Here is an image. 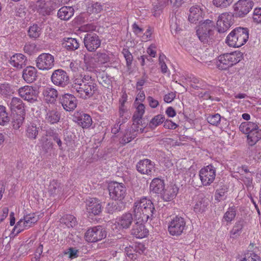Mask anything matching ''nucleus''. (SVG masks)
<instances>
[{"label":"nucleus","mask_w":261,"mask_h":261,"mask_svg":"<svg viewBox=\"0 0 261 261\" xmlns=\"http://www.w3.org/2000/svg\"><path fill=\"white\" fill-rule=\"evenodd\" d=\"M204 14L198 6L192 7L189 10V21L193 23L199 22L196 30L197 35L201 42L205 44H211L214 40V29L215 23L210 19L202 21Z\"/></svg>","instance_id":"1"},{"label":"nucleus","mask_w":261,"mask_h":261,"mask_svg":"<svg viewBox=\"0 0 261 261\" xmlns=\"http://www.w3.org/2000/svg\"><path fill=\"white\" fill-rule=\"evenodd\" d=\"M133 210L135 219L147 221L152 220L156 216V211L153 202L146 197L135 201Z\"/></svg>","instance_id":"2"},{"label":"nucleus","mask_w":261,"mask_h":261,"mask_svg":"<svg viewBox=\"0 0 261 261\" xmlns=\"http://www.w3.org/2000/svg\"><path fill=\"white\" fill-rule=\"evenodd\" d=\"M74 88L80 97L86 99L95 93L97 90V86L91 76L85 75L81 80H75Z\"/></svg>","instance_id":"3"},{"label":"nucleus","mask_w":261,"mask_h":261,"mask_svg":"<svg viewBox=\"0 0 261 261\" xmlns=\"http://www.w3.org/2000/svg\"><path fill=\"white\" fill-rule=\"evenodd\" d=\"M248 38V29L247 28L237 27L227 35L225 42L230 47H240L247 42Z\"/></svg>","instance_id":"4"},{"label":"nucleus","mask_w":261,"mask_h":261,"mask_svg":"<svg viewBox=\"0 0 261 261\" xmlns=\"http://www.w3.org/2000/svg\"><path fill=\"white\" fill-rule=\"evenodd\" d=\"M239 129L243 133L247 134L249 146L254 145L261 139V130L257 124L252 122H245L241 124Z\"/></svg>","instance_id":"5"},{"label":"nucleus","mask_w":261,"mask_h":261,"mask_svg":"<svg viewBox=\"0 0 261 261\" xmlns=\"http://www.w3.org/2000/svg\"><path fill=\"white\" fill-rule=\"evenodd\" d=\"M243 59V54L240 51H234L219 56L216 62L218 68L227 70L236 65Z\"/></svg>","instance_id":"6"},{"label":"nucleus","mask_w":261,"mask_h":261,"mask_svg":"<svg viewBox=\"0 0 261 261\" xmlns=\"http://www.w3.org/2000/svg\"><path fill=\"white\" fill-rule=\"evenodd\" d=\"M111 199L115 201H122L127 194V189L123 183L112 181L109 184L108 187Z\"/></svg>","instance_id":"7"},{"label":"nucleus","mask_w":261,"mask_h":261,"mask_svg":"<svg viewBox=\"0 0 261 261\" xmlns=\"http://www.w3.org/2000/svg\"><path fill=\"white\" fill-rule=\"evenodd\" d=\"M186 229V221L184 218L176 216L171 219L168 225L169 234L173 236H179Z\"/></svg>","instance_id":"8"},{"label":"nucleus","mask_w":261,"mask_h":261,"mask_svg":"<svg viewBox=\"0 0 261 261\" xmlns=\"http://www.w3.org/2000/svg\"><path fill=\"white\" fill-rule=\"evenodd\" d=\"M36 67L41 70H49L55 65L54 56L49 53H42L36 59Z\"/></svg>","instance_id":"9"},{"label":"nucleus","mask_w":261,"mask_h":261,"mask_svg":"<svg viewBox=\"0 0 261 261\" xmlns=\"http://www.w3.org/2000/svg\"><path fill=\"white\" fill-rule=\"evenodd\" d=\"M52 83L56 86L65 88L70 83V78L66 71L62 69L54 71L50 77Z\"/></svg>","instance_id":"10"},{"label":"nucleus","mask_w":261,"mask_h":261,"mask_svg":"<svg viewBox=\"0 0 261 261\" xmlns=\"http://www.w3.org/2000/svg\"><path fill=\"white\" fill-rule=\"evenodd\" d=\"M199 176L203 186H209L215 179L216 168L212 164L208 165L200 170Z\"/></svg>","instance_id":"11"},{"label":"nucleus","mask_w":261,"mask_h":261,"mask_svg":"<svg viewBox=\"0 0 261 261\" xmlns=\"http://www.w3.org/2000/svg\"><path fill=\"white\" fill-rule=\"evenodd\" d=\"M253 6L252 0H239L233 6V15L243 17L250 11Z\"/></svg>","instance_id":"12"},{"label":"nucleus","mask_w":261,"mask_h":261,"mask_svg":"<svg viewBox=\"0 0 261 261\" xmlns=\"http://www.w3.org/2000/svg\"><path fill=\"white\" fill-rule=\"evenodd\" d=\"M107 232L101 226H97L88 229L85 234L87 241L96 242L105 238Z\"/></svg>","instance_id":"13"},{"label":"nucleus","mask_w":261,"mask_h":261,"mask_svg":"<svg viewBox=\"0 0 261 261\" xmlns=\"http://www.w3.org/2000/svg\"><path fill=\"white\" fill-rule=\"evenodd\" d=\"M99 37L92 32L85 35L84 43L86 49L90 52H94L101 45Z\"/></svg>","instance_id":"14"},{"label":"nucleus","mask_w":261,"mask_h":261,"mask_svg":"<svg viewBox=\"0 0 261 261\" xmlns=\"http://www.w3.org/2000/svg\"><path fill=\"white\" fill-rule=\"evenodd\" d=\"M135 221L134 214L126 212L117 219L113 225V229L116 228L117 227L122 230L129 229Z\"/></svg>","instance_id":"15"},{"label":"nucleus","mask_w":261,"mask_h":261,"mask_svg":"<svg viewBox=\"0 0 261 261\" xmlns=\"http://www.w3.org/2000/svg\"><path fill=\"white\" fill-rule=\"evenodd\" d=\"M233 16L227 13L219 16L216 24L219 33L225 32L233 24Z\"/></svg>","instance_id":"16"},{"label":"nucleus","mask_w":261,"mask_h":261,"mask_svg":"<svg viewBox=\"0 0 261 261\" xmlns=\"http://www.w3.org/2000/svg\"><path fill=\"white\" fill-rule=\"evenodd\" d=\"M136 169L142 174L151 175L155 170V164L149 159L142 160L137 163Z\"/></svg>","instance_id":"17"},{"label":"nucleus","mask_w":261,"mask_h":261,"mask_svg":"<svg viewBox=\"0 0 261 261\" xmlns=\"http://www.w3.org/2000/svg\"><path fill=\"white\" fill-rule=\"evenodd\" d=\"M19 96L31 102H34L37 100L38 92L32 86H25L20 88L18 90Z\"/></svg>","instance_id":"18"},{"label":"nucleus","mask_w":261,"mask_h":261,"mask_svg":"<svg viewBox=\"0 0 261 261\" xmlns=\"http://www.w3.org/2000/svg\"><path fill=\"white\" fill-rule=\"evenodd\" d=\"M135 224L133 225L130 230V234L137 238L142 239L147 236L149 231L145 227L144 223L147 221H143L141 220L135 219Z\"/></svg>","instance_id":"19"},{"label":"nucleus","mask_w":261,"mask_h":261,"mask_svg":"<svg viewBox=\"0 0 261 261\" xmlns=\"http://www.w3.org/2000/svg\"><path fill=\"white\" fill-rule=\"evenodd\" d=\"M60 102L66 111H72L77 106L76 98L72 94L66 93L59 98Z\"/></svg>","instance_id":"20"},{"label":"nucleus","mask_w":261,"mask_h":261,"mask_svg":"<svg viewBox=\"0 0 261 261\" xmlns=\"http://www.w3.org/2000/svg\"><path fill=\"white\" fill-rule=\"evenodd\" d=\"M37 77V70L35 67L29 66L23 69L22 78L28 84L35 81Z\"/></svg>","instance_id":"21"},{"label":"nucleus","mask_w":261,"mask_h":261,"mask_svg":"<svg viewBox=\"0 0 261 261\" xmlns=\"http://www.w3.org/2000/svg\"><path fill=\"white\" fill-rule=\"evenodd\" d=\"M27 61V59L24 55L16 54L11 57L9 62L12 66L17 69H21L25 66Z\"/></svg>","instance_id":"22"},{"label":"nucleus","mask_w":261,"mask_h":261,"mask_svg":"<svg viewBox=\"0 0 261 261\" xmlns=\"http://www.w3.org/2000/svg\"><path fill=\"white\" fill-rule=\"evenodd\" d=\"M137 125L136 123H133L130 129L125 130V133L123 135L121 141L123 144H126L130 142L137 137L138 131Z\"/></svg>","instance_id":"23"},{"label":"nucleus","mask_w":261,"mask_h":261,"mask_svg":"<svg viewBox=\"0 0 261 261\" xmlns=\"http://www.w3.org/2000/svg\"><path fill=\"white\" fill-rule=\"evenodd\" d=\"M10 108L12 112H15L16 114H25L24 104L19 98L13 97L10 103Z\"/></svg>","instance_id":"24"},{"label":"nucleus","mask_w":261,"mask_h":261,"mask_svg":"<svg viewBox=\"0 0 261 261\" xmlns=\"http://www.w3.org/2000/svg\"><path fill=\"white\" fill-rule=\"evenodd\" d=\"M209 200L202 196H199L193 206L194 211L197 214H202L207 208Z\"/></svg>","instance_id":"25"},{"label":"nucleus","mask_w":261,"mask_h":261,"mask_svg":"<svg viewBox=\"0 0 261 261\" xmlns=\"http://www.w3.org/2000/svg\"><path fill=\"white\" fill-rule=\"evenodd\" d=\"M42 94L47 103H54L58 97V92L56 89L46 87L43 90Z\"/></svg>","instance_id":"26"},{"label":"nucleus","mask_w":261,"mask_h":261,"mask_svg":"<svg viewBox=\"0 0 261 261\" xmlns=\"http://www.w3.org/2000/svg\"><path fill=\"white\" fill-rule=\"evenodd\" d=\"M87 210L89 213L98 215L102 211L101 203L96 198H91L88 204Z\"/></svg>","instance_id":"27"},{"label":"nucleus","mask_w":261,"mask_h":261,"mask_svg":"<svg viewBox=\"0 0 261 261\" xmlns=\"http://www.w3.org/2000/svg\"><path fill=\"white\" fill-rule=\"evenodd\" d=\"M164 188V181L159 178H153L150 185V191L155 194L161 193Z\"/></svg>","instance_id":"28"},{"label":"nucleus","mask_w":261,"mask_h":261,"mask_svg":"<svg viewBox=\"0 0 261 261\" xmlns=\"http://www.w3.org/2000/svg\"><path fill=\"white\" fill-rule=\"evenodd\" d=\"M244 224L245 222L243 219H241L237 221L230 231V237L233 239H237L240 237L242 232Z\"/></svg>","instance_id":"29"},{"label":"nucleus","mask_w":261,"mask_h":261,"mask_svg":"<svg viewBox=\"0 0 261 261\" xmlns=\"http://www.w3.org/2000/svg\"><path fill=\"white\" fill-rule=\"evenodd\" d=\"M178 189L175 186L167 187L162 194V198L164 201H170L176 196Z\"/></svg>","instance_id":"30"},{"label":"nucleus","mask_w":261,"mask_h":261,"mask_svg":"<svg viewBox=\"0 0 261 261\" xmlns=\"http://www.w3.org/2000/svg\"><path fill=\"white\" fill-rule=\"evenodd\" d=\"M60 118L61 114L57 110H48L45 117L46 122L51 124L58 123Z\"/></svg>","instance_id":"31"},{"label":"nucleus","mask_w":261,"mask_h":261,"mask_svg":"<svg viewBox=\"0 0 261 261\" xmlns=\"http://www.w3.org/2000/svg\"><path fill=\"white\" fill-rule=\"evenodd\" d=\"M62 45L67 50L73 51L79 47L80 44L75 38H64L62 41Z\"/></svg>","instance_id":"32"},{"label":"nucleus","mask_w":261,"mask_h":261,"mask_svg":"<svg viewBox=\"0 0 261 261\" xmlns=\"http://www.w3.org/2000/svg\"><path fill=\"white\" fill-rule=\"evenodd\" d=\"M74 14V9L71 7L64 6L58 12V16L62 20L69 19Z\"/></svg>","instance_id":"33"},{"label":"nucleus","mask_w":261,"mask_h":261,"mask_svg":"<svg viewBox=\"0 0 261 261\" xmlns=\"http://www.w3.org/2000/svg\"><path fill=\"white\" fill-rule=\"evenodd\" d=\"M77 122L83 128H87L91 125L92 120L89 114L82 113L77 118Z\"/></svg>","instance_id":"34"},{"label":"nucleus","mask_w":261,"mask_h":261,"mask_svg":"<svg viewBox=\"0 0 261 261\" xmlns=\"http://www.w3.org/2000/svg\"><path fill=\"white\" fill-rule=\"evenodd\" d=\"M62 190L60 182L53 179L50 182L48 188V192L50 196H55L59 194Z\"/></svg>","instance_id":"35"},{"label":"nucleus","mask_w":261,"mask_h":261,"mask_svg":"<svg viewBox=\"0 0 261 261\" xmlns=\"http://www.w3.org/2000/svg\"><path fill=\"white\" fill-rule=\"evenodd\" d=\"M145 112V106L142 103H139L137 107L136 112L133 115L134 124H140L142 123V116Z\"/></svg>","instance_id":"36"},{"label":"nucleus","mask_w":261,"mask_h":261,"mask_svg":"<svg viewBox=\"0 0 261 261\" xmlns=\"http://www.w3.org/2000/svg\"><path fill=\"white\" fill-rule=\"evenodd\" d=\"M39 127L34 123L28 125L26 129V136L30 139H36L38 134Z\"/></svg>","instance_id":"37"},{"label":"nucleus","mask_w":261,"mask_h":261,"mask_svg":"<svg viewBox=\"0 0 261 261\" xmlns=\"http://www.w3.org/2000/svg\"><path fill=\"white\" fill-rule=\"evenodd\" d=\"M228 192L227 186L223 185L219 189L216 191L215 194V200L218 202L226 199V194Z\"/></svg>","instance_id":"38"},{"label":"nucleus","mask_w":261,"mask_h":261,"mask_svg":"<svg viewBox=\"0 0 261 261\" xmlns=\"http://www.w3.org/2000/svg\"><path fill=\"white\" fill-rule=\"evenodd\" d=\"M165 120L164 115L159 114L155 116L150 121L148 126L151 129H154L158 126L161 124Z\"/></svg>","instance_id":"39"},{"label":"nucleus","mask_w":261,"mask_h":261,"mask_svg":"<svg viewBox=\"0 0 261 261\" xmlns=\"http://www.w3.org/2000/svg\"><path fill=\"white\" fill-rule=\"evenodd\" d=\"M24 115L25 114L20 113L16 114L14 115L12 123L14 129H17L19 128L20 126L22 124L24 119Z\"/></svg>","instance_id":"40"},{"label":"nucleus","mask_w":261,"mask_h":261,"mask_svg":"<svg viewBox=\"0 0 261 261\" xmlns=\"http://www.w3.org/2000/svg\"><path fill=\"white\" fill-rule=\"evenodd\" d=\"M41 33V29L37 24H34L30 27L28 30V35L32 39L38 38Z\"/></svg>","instance_id":"41"},{"label":"nucleus","mask_w":261,"mask_h":261,"mask_svg":"<svg viewBox=\"0 0 261 261\" xmlns=\"http://www.w3.org/2000/svg\"><path fill=\"white\" fill-rule=\"evenodd\" d=\"M39 220L38 216L35 214H30L24 217L23 221L24 224L27 228L32 227L35 223H36Z\"/></svg>","instance_id":"42"},{"label":"nucleus","mask_w":261,"mask_h":261,"mask_svg":"<svg viewBox=\"0 0 261 261\" xmlns=\"http://www.w3.org/2000/svg\"><path fill=\"white\" fill-rule=\"evenodd\" d=\"M46 136L51 137L53 140L57 143L59 149L63 150L62 142L58 133L54 130L50 129L46 131Z\"/></svg>","instance_id":"43"},{"label":"nucleus","mask_w":261,"mask_h":261,"mask_svg":"<svg viewBox=\"0 0 261 261\" xmlns=\"http://www.w3.org/2000/svg\"><path fill=\"white\" fill-rule=\"evenodd\" d=\"M236 216V210L234 206L229 207L228 210L225 212L223 220L227 223H230L235 218Z\"/></svg>","instance_id":"44"},{"label":"nucleus","mask_w":261,"mask_h":261,"mask_svg":"<svg viewBox=\"0 0 261 261\" xmlns=\"http://www.w3.org/2000/svg\"><path fill=\"white\" fill-rule=\"evenodd\" d=\"M61 220L68 227H73L77 224L76 218L71 215L63 216Z\"/></svg>","instance_id":"45"},{"label":"nucleus","mask_w":261,"mask_h":261,"mask_svg":"<svg viewBox=\"0 0 261 261\" xmlns=\"http://www.w3.org/2000/svg\"><path fill=\"white\" fill-rule=\"evenodd\" d=\"M61 6L56 0H50L48 2L46 7H45V14L48 15L51 14L54 11L56 10Z\"/></svg>","instance_id":"46"},{"label":"nucleus","mask_w":261,"mask_h":261,"mask_svg":"<svg viewBox=\"0 0 261 261\" xmlns=\"http://www.w3.org/2000/svg\"><path fill=\"white\" fill-rule=\"evenodd\" d=\"M10 118L6 112V108L0 106V125H5L9 122Z\"/></svg>","instance_id":"47"},{"label":"nucleus","mask_w":261,"mask_h":261,"mask_svg":"<svg viewBox=\"0 0 261 261\" xmlns=\"http://www.w3.org/2000/svg\"><path fill=\"white\" fill-rule=\"evenodd\" d=\"M12 93V89L10 84L4 83L0 85V94L7 97Z\"/></svg>","instance_id":"48"},{"label":"nucleus","mask_w":261,"mask_h":261,"mask_svg":"<svg viewBox=\"0 0 261 261\" xmlns=\"http://www.w3.org/2000/svg\"><path fill=\"white\" fill-rule=\"evenodd\" d=\"M233 0H213L214 5L220 8H225L229 6Z\"/></svg>","instance_id":"49"},{"label":"nucleus","mask_w":261,"mask_h":261,"mask_svg":"<svg viewBox=\"0 0 261 261\" xmlns=\"http://www.w3.org/2000/svg\"><path fill=\"white\" fill-rule=\"evenodd\" d=\"M221 118L220 115L217 113L209 115L207 117L206 119L210 124L213 125L217 126L220 123Z\"/></svg>","instance_id":"50"},{"label":"nucleus","mask_w":261,"mask_h":261,"mask_svg":"<svg viewBox=\"0 0 261 261\" xmlns=\"http://www.w3.org/2000/svg\"><path fill=\"white\" fill-rule=\"evenodd\" d=\"M124 57L126 60V66L128 68L131 67L133 60V56L127 48H123L122 51Z\"/></svg>","instance_id":"51"},{"label":"nucleus","mask_w":261,"mask_h":261,"mask_svg":"<svg viewBox=\"0 0 261 261\" xmlns=\"http://www.w3.org/2000/svg\"><path fill=\"white\" fill-rule=\"evenodd\" d=\"M28 228L27 226H25V224H24V221L22 219H20L18 222H17L16 225L15 226L13 232L15 233L16 234H18L22 231L24 230V229Z\"/></svg>","instance_id":"52"},{"label":"nucleus","mask_w":261,"mask_h":261,"mask_svg":"<svg viewBox=\"0 0 261 261\" xmlns=\"http://www.w3.org/2000/svg\"><path fill=\"white\" fill-rule=\"evenodd\" d=\"M127 120V118L125 117V118H123L122 120L119 118L116 122V123L113 126L112 128L111 132L114 134H116L118 133L121 128V126L123 123L125 122V121Z\"/></svg>","instance_id":"53"},{"label":"nucleus","mask_w":261,"mask_h":261,"mask_svg":"<svg viewBox=\"0 0 261 261\" xmlns=\"http://www.w3.org/2000/svg\"><path fill=\"white\" fill-rule=\"evenodd\" d=\"M240 179L247 187H250L252 184V175L251 173L245 174L241 173Z\"/></svg>","instance_id":"54"},{"label":"nucleus","mask_w":261,"mask_h":261,"mask_svg":"<svg viewBox=\"0 0 261 261\" xmlns=\"http://www.w3.org/2000/svg\"><path fill=\"white\" fill-rule=\"evenodd\" d=\"M102 6L98 2L93 4L91 7H89L88 9V12L90 13L97 14L99 13L101 10Z\"/></svg>","instance_id":"55"},{"label":"nucleus","mask_w":261,"mask_h":261,"mask_svg":"<svg viewBox=\"0 0 261 261\" xmlns=\"http://www.w3.org/2000/svg\"><path fill=\"white\" fill-rule=\"evenodd\" d=\"M252 18L256 23H261V8H256L254 10Z\"/></svg>","instance_id":"56"},{"label":"nucleus","mask_w":261,"mask_h":261,"mask_svg":"<svg viewBox=\"0 0 261 261\" xmlns=\"http://www.w3.org/2000/svg\"><path fill=\"white\" fill-rule=\"evenodd\" d=\"M132 248L136 253L141 254L145 250V246L142 243H136L132 246Z\"/></svg>","instance_id":"57"},{"label":"nucleus","mask_w":261,"mask_h":261,"mask_svg":"<svg viewBox=\"0 0 261 261\" xmlns=\"http://www.w3.org/2000/svg\"><path fill=\"white\" fill-rule=\"evenodd\" d=\"M79 250L73 247H70L66 252V254H68L69 258L71 259L77 257L79 256Z\"/></svg>","instance_id":"58"},{"label":"nucleus","mask_w":261,"mask_h":261,"mask_svg":"<svg viewBox=\"0 0 261 261\" xmlns=\"http://www.w3.org/2000/svg\"><path fill=\"white\" fill-rule=\"evenodd\" d=\"M212 92L210 91H204L200 92L198 94V96L200 98H202L203 99H211L212 100H214V98L211 95Z\"/></svg>","instance_id":"59"},{"label":"nucleus","mask_w":261,"mask_h":261,"mask_svg":"<svg viewBox=\"0 0 261 261\" xmlns=\"http://www.w3.org/2000/svg\"><path fill=\"white\" fill-rule=\"evenodd\" d=\"M164 122V127L165 128L175 129L178 126L177 124L169 119L165 120Z\"/></svg>","instance_id":"60"},{"label":"nucleus","mask_w":261,"mask_h":261,"mask_svg":"<svg viewBox=\"0 0 261 261\" xmlns=\"http://www.w3.org/2000/svg\"><path fill=\"white\" fill-rule=\"evenodd\" d=\"M53 144L51 142L48 141L47 138H45L42 144V148L46 152H48L53 149Z\"/></svg>","instance_id":"61"},{"label":"nucleus","mask_w":261,"mask_h":261,"mask_svg":"<svg viewBox=\"0 0 261 261\" xmlns=\"http://www.w3.org/2000/svg\"><path fill=\"white\" fill-rule=\"evenodd\" d=\"M35 47L36 45L34 43L26 44L24 46L23 50L25 53L31 55L33 53Z\"/></svg>","instance_id":"62"},{"label":"nucleus","mask_w":261,"mask_h":261,"mask_svg":"<svg viewBox=\"0 0 261 261\" xmlns=\"http://www.w3.org/2000/svg\"><path fill=\"white\" fill-rule=\"evenodd\" d=\"M176 94L175 92H170L164 96V100L167 103H170L172 102L175 98Z\"/></svg>","instance_id":"63"},{"label":"nucleus","mask_w":261,"mask_h":261,"mask_svg":"<svg viewBox=\"0 0 261 261\" xmlns=\"http://www.w3.org/2000/svg\"><path fill=\"white\" fill-rule=\"evenodd\" d=\"M97 56L99 58V61L101 63L107 62L109 60V56L106 53H98L97 54Z\"/></svg>","instance_id":"64"}]
</instances>
